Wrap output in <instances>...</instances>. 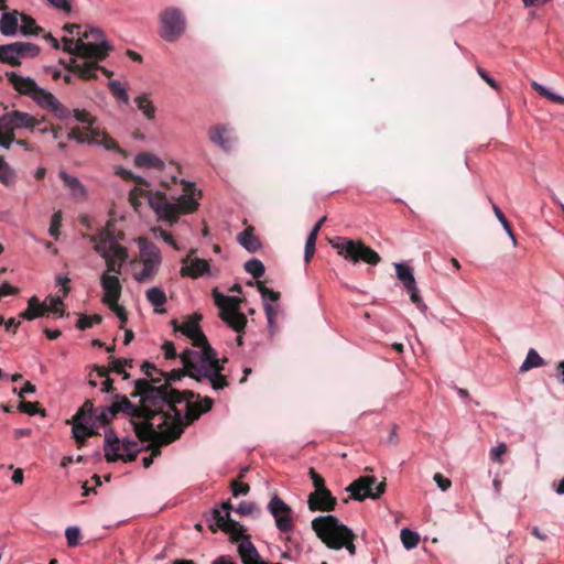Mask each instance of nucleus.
Wrapping results in <instances>:
<instances>
[{"instance_id":"1","label":"nucleus","mask_w":564,"mask_h":564,"mask_svg":"<svg viewBox=\"0 0 564 564\" xmlns=\"http://www.w3.org/2000/svg\"><path fill=\"white\" fill-rule=\"evenodd\" d=\"M132 398H140L139 404L132 403L127 395L115 394L113 402L108 406L111 416L123 413L131 417L130 423L139 441L161 438L164 444H171L182 436V429L175 426L166 431H158L153 419L160 413V404L164 402L162 391L144 379L134 381Z\"/></svg>"},{"instance_id":"2","label":"nucleus","mask_w":564,"mask_h":564,"mask_svg":"<svg viewBox=\"0 0 564 564\" xmlns=\"http://www.w3.org/2000/svg\"><path fill=\"white\" fill-rule=\"evenodd\" d=\"M184 192L176 203H171L162 192L152 193L134 187L129 194V202L138 210L141 205L140 197H148L149 204L158 217L172 226L178 221L181 215L194 213L198 208V198L202 193H196L191 183H184Z\"/></svg>"},{"instance_id":"3","label":"nucleus","mask_w":564,"mask_h":564,"mask_svg":"<svg viewBox=\"0 0 564 564\" xmlns=\"http://www.w3.org/2000/svg\"><path fill=\"white\" fill-rule=\"evenodd\" d=\"M312 529L318 539L329 549L345 547L351 556L356 554V534L335 516H321L312 521Z\"/></svg>"},{"instance_id":"4","label":"nucleus","mask_w":564,"mask_h":564,"mask_svg":"<svg viewBox=\"0 0 564 564\" xmlns=\"http://www.w3.org/2000/svg\"><path fill=\"white\" fill-rule=\"evenodd\" d=\"M164 397V402L160 404V413L162 417V422L158 424V431H166L167 429H174L175 426H180L182 429V434L184 433L183 423V414L181 410L177 409V404L185 402L186 411H188V401L194 405L193 410H199L202 406V399H199V394L195 393L192 390H172L165 391V387H158Z\"/></svg>"},{"instance_id":"5","label":"nucleus","mask_w":564,"mask_h":564,"mask_svg":"<svg viewBox=\"0 0 564 564\" xmlns=\"http://www.w3.org/2000/svg\"><path fill=\"white\" fill-rule=\"evenodd\" d=\"M333 248L337 250L339 256L352 263L362 261L370 265H377L381 261L379 253L365 245L361 240L339 237L337 241L333 243Z\"/></svg>"},{"instance_id":"6","label":"nucleus","mask_w":564,"mask_h":564,"mask_svg":"<svg viewBox=\"0 0 564 564\" xmlns=\"http://www.w3.org/2000/svg\"><path fill=\"white\" fill-rule=\"evenodd\" d=\"M213 297L216 306L220 310L219 317L235 332H243L247 317L240 312L241 300L236 296L224 295L216 288L213 290Z\"/></svg>"},{"instance_id":"7","label":"nucleus","mask_w":564,"mask_h":564,"mask_svg":"<svg viewBox=\"0 0 564 564\" xmlns=\"http://www.w3.org/2000/svg\"><path fill=\"white\" fill-rule=\"evenodd\" d=\"M232 505L230 500L224 501L220 509H213L209 518L207 519L209 529L215 533L218 530L224 531L230 535L232 542H238L246 529L237 521L230 518V510Z\"/></svg>"},{"instance_id":"8","label":"nucleus","mask_w":564,"mask_h":564,"mask_svg":"<svg viewBox=\"0 0 564 564\" xmlns=\"http://www.w3.org/2000/svg\"><path fill=\"white\" fill-rule=\"evenodd\" d=\"M62 42L64 52L85 59L104 61L112 50L108 43H85L80 37L76 41L69 37H63Z\"/></svg>"},{"instance_id":"9","label":"nucleus","mask_w":564,"mask_h":564,"mask_svg":"<svg viewBox=\"0 0 564 564\" xmlns=\"http://www.w3.org/2000/svg\"><path fill=\"white\" fill-rule=\"evenodd\" d=\"M161 36L166 42L176 41L185 32V17L174 7L166 8L160 13Z\"/></svg>"},{"instance_id":"10","label":"nucleus","mask_w":564,"mask_h":564,"mask_svg":"<svg viewBox=\"0 0 564 564\" xmlns=\"http://www.w3.org/2000/svg\"><path fill=\"white\" fill-rule=\"evenodd\" d=\"M384 480L377 484L375 476H361L354 480L348 487L351 498L364 501L366 498L378 499L386 491Z\"/></svg>"},{"instance_id":"11","label":"nucleus","mask_w":564,"mask_h":564,"mask_svg":"<svg viewBox=\"0 0 564 564\" xmlns=\"http://www.w3.org/2000/svg\"><path fill=\"white\" fill-rule=\"evenodd\" d=\"M143 268L135 272L133 278L139 283L150 282L154 279L161 264V254L153 245H144L140 251Z\"/></svg>"},{"instance_id":"12","label":"nucleus","mask_w":564,"mask_h":564,"mask_svg":"<svg viewBox=\"0 0 564 564\" xmlns=\"http://www.w3.org/2000/svg\"><path fill=\"white\" fill-rule=\"evenodd\" d=\"M39 124L40 120L20 110H12L0 117V128L12 133L19 129L34 131Z\"/></svg>"},{"instance_id":"13","label":"nucleus","mask_w":564,"mask_h":564,"mask_svg":"<svg viewBox=\"0 0 564 564\" xmlns=\"http://www.w3.org/2000/svg\"><path fill=\"white\" fill-rule=\"evenodd\" d=\"M268 510L275 520L276 528L283 532L289 533L293 531L294 524L292 519V509L279 496L271 498Z\"/></svg>"},{"instance_id":"14","label":"nucleus","mask_w":564,"mask_h":564,"mask_svg":"<svg viewBox=\"0 0 564 564\" xmlns=\"http://www.w3.org/2000/svg\"><path fill=\"white\" fill-rule=\"evenodd\" d=\"M209 140L218 145L226 153L231 152L237 139L231 134V130L226 124H215L208 129Z\"/></svg>"},{"instance_id":"15","label":"nucleus","mask_w":564,"mask_h":564,"mask_svg":"<svg viewBox=\"0 0 564 564\" xmlns=\"http://www.w3.org/2000/svg\"><path fill=\"white\" fill-rule=\"evenodd\" d=\"M307 505L311 511L329 512L335 510L337 499L327 489L319 492H311L308 495Z\"/></svg>"},{"instance_id":"16","label":"nucleus","mask_w":564,"mask_h":564,"mask_svg":"<svg viewBox=\"0 0 564 564\" xmlns=\"http://www.w3.org/2000/svg\"><path fill=\"white\" fill-rule=\"evenodd\" d=\"M194 253L195 250L192 249L187 257L183 259V265L180 271L182 276L197 279L209 271L208 261L199 258H192V254Z\"/></svg>"},{"instance_id":"17","label":"nucleus","mask_w":564,"mask_h":564,"mask_svg":"<svg viewBox=\"0 0 564 564\" xmlns=\"http://www.w3.org/2000/svg\"><path fill=\"white\" fill-rule=\"evenodd\" d=\"M100 284L105 291L102 297L105 304H115L119 301L122 286L117 275L104 273L100 278Z\"/></svg>"},{"instance_id":"18","label":"nucleus","mask_w":564,"mask_h":564,"mask_svg":"<svg viewBox=\"0 0 564 564\" xmlns=\"http://www.w3.org/2000/svg\"><path fill=\"white\" fill-rule=\"evenodd\" d=\"M98 62L96 59H86L84 64H78L76 58H70L68 64L63 61L61 63L70 73H77L79 78L84 80L97 78Z\"/></svg>"},{"instance_id":"19","label":"nucleus","mask_w":564,"mask_h":564,"mask_svg":"<svg viewBox=\"0 0 564 564\" xmlns=\"http://www.w3.org/2000/svg\"><path fill=\"white\" fill-rule=\"evenodd\" d=\"M111 226L112 224L109 221L106 228L101 229L98 234L88 236L89 240L94 243L95 251L100 256H106V251H109L107 245L112 246V243H117Z\"/></svg>"},{"instance_id":"20","label":"nucleus","mask_w":564,"mask_h":564,"mask_svg":"<svg viewBox=\"0 0 564 564\" xmlns=\"http://www.w3.org/2000/svg\"><path fill=\"white\" fill-rule=\"evenodd\" d=\"M6 76L9 83L14 87L17 91H19L21 95L33 98L34 94L39 88L34 79H32L31 77L20 76L14 72H8Z\"/></svg>"},{"instance_id":"21","label":"nucleus","mask_w":564,"mask_h":564,"mask_svg":"<svg viewBox=\"0 0 564 564\" xmlns=\"http://www.w3.org/2000/svg\"><path fill=\"white\" fill-rule=\"evenodd\" d=\"M121 442L112 429L106 431L104 449L108 463L117 462L121 457L119 454Z\"/></svg>"},{"instance_id":"22","label":"nucleus","mask_w":564,"mask_h":564,"mask_svg":"<svg viewBox=\"0 0 564 564\" xmlns=\"http://www.w3.org/2000/svg\"><path fill=\"white\" fill-rule=\"evenodd\" d=\"M241 541L238 545V552L242 564H254L260 554L253 543L250 541V535L243 533V536L239 539Z\"/></svg>"},{"instance_id":"23","label":"nucleus","mask_w":564,"mask_h":564,"mask_svg":"<svg viewBox=\"0 0 564 564\" xmlns=\"http://www.w3.org/2000/svg\"><path fill=\"white\" fill-rule=\"evenodd\" d=\"M48 305L41 303L36 296H32L28 301V307L19 314V318L33 321L37 317L45 316L48 313Z\"/></svg>"},{"instance_id":"24","label":"nucleus","mask_w":564,"mask_h":564,"mask_svg":"<svg viewBox=\"0 0 564 564\" xmlns=\"http://www.w3.org/2000/svg\"><path fill=\"white\" fill-rule=\"evenodd\" d=\"M90 133V141L96 144H101L106 150L120 151L118 142L112 139L105 130L97 127H86Z\"/></svg>"},{"instance_id":"25","label":"nucleus","mask_w":564,"mask_h":564,"mask_svg":"<svg viewBox=\"0 0 564 564\" xmlns=\"http://www.w3.org/2000/svg\"><path fill=\"white\" fill-rule=\"evenodd\" d=\"M239 243L247 249L249 252H257L261 249L260 239L254 235V228L252 226H248L245 230H242L238 235Z\"/></svg>"},{"instance_id":"26","label":"nucleus","mask_w":564,"mask_h":564,"mask_svg":"<svg viewBox=\"0 0 564 564\" xmlns=\"http://www.w3.org/2000/svg\"><path fill=\"white\" fill-rule=\"evenodd\" d=\"M18 17H20V12L18 10L2 14L0 19V32L3 35L12 36L17 33L19 28Z\"/></svg>"},{"instance_id":"27","label":"nucleus","mask_w":564,"mask_h":564,"mask_svg":"<svg viewBox=\"0 0 564 564\" xmlns=\"http://www.w3.org/2000/svg\"><path fill=\"white\" fill-rule=\"evenodd\" d=\"M200 319H202V315L195 313L192 316H189L188 319L185 321L183 323V325H181V326L177 324L176 319H173L171 323L174 326L175 330H180L184 335L189 337V336H192L193 334L197 333L200 329V327H199Z\"/></svg>"},{"instance_id":"28","label":"nucleus","mask_w":564,"mask_h":564,"mask_svg":"<svg viewBox=\"0 0 564 564\" xmlns=\"http://www.w3.org/2000/svg\"><path fill=\"white\" fill-rule=\"evenodd\" d=\"M147 300L153 305L155 313H165L163 305L166 303L167 299L162 289L156 286L149 289L147 291Z\"/></svg>"},{"instance_id":"29","label":"nucleus","mask_w":564,"mask_h":564,"mask_svg":"<svg viewBox=\"0 0 564 564\" xmlns=\"http://www.w3.org/2000/svg\"><path fill=\"white\" fill-rule=\"evenodd\" d=\"M213 404H214V401L212 398L204 397L202 399L203 408H200L199 410H193L194 405L188 401V411H185V415H184V417L186 420V424L193 423L194 421L198 420L203 413L210 411V409L213 408Z\"/></svg>"},{"instance_id":"30","label":"nucleus","mask_w":564,"mask_h":564,"mask_svg":"<svg viewBox=\"0 0 564 564\" xmlns=\"http://www.w3.org/2000/svg\"><path fill=\"white\" fill-rule=\"evenodd\" d=\"M14 47L15 55H18L19 59L21 58H33L40 54V46L29 42H14L11 43Z\"/></svg>"},{"instance_id":"31","label":"nucleus","mask_w":564,"mask_h":564,"mask_svg":"<svg viewBox=\"0 0 564 564\" xmlns=\"http://www.w3.org/2000/svg\"><path fill=\"white\" fill-rule=\"evenodd\" d=\"M59 177L63 181L64 185L68 187L74 197H84L86 194L85 187L79 182V180L75 176L67 174L66 172H59Z\"/></svg>"},{"instance_id":"32","label":"nucleus","mask_w":564,"mask_h":564,"mask_svg":"<svg viewBox=\"0 0 564 564\" xmlns=\"http://www.w3.org/2000/svg\"><path fill=\"white\" fill-rule=\"evenodd\" d=\"M134 102L138 109L143 113L148 120H154L155 118V106L150 99L149 94H142L134 98Z\"/></svg>"},{"instance_id":"33","label":"nucleus","mask_w":564,"mask_h":564,"mask_svg":"<svg viewBox=\"0 0 564 564\" xmlns=\"http://www.w3.org/2000/svg\"><path fill=\"white\" fill-rule=\"evenodd\" d=\"M138 446H139V444L137 441L127 440V438L122 440V442L120 444V449L122 448V451L126 454H120L121 457H119V460H122L126 463L134 462L141 451Z\"/></svg>"},{"instance_id":"34","label":"nucleus","mask_w":564,"mask_h":564,"mask_svg":"<svg viewBox=\"0 0 564 564\" xmlns=\"http://www.w3.org/2000/svg\"><path fill=\"white\" fill-rule=\"evenodd\" d=\"M134 162L140 167H155L159 170L164 167L163 161L149 152L139 153Z\"/></svg>"},{"instance_id":"35","label":"nucleus","mask_w":564,"mask_h":564,"mask_svg":"<svg viewBox=\"0 0 564 564\" xmlns=\"http://www.w3.org/2000/svg\"><path fill=\"white\" fill-rule=\"evenodd\" d=\"M22 25L20 31L23 35H39L43 32V29L36 24V21L29 14L20 13Z\"/></svg>"},{"instance_id":"36","label":"nucleus","mask_w":564,"mask_h":564,"mask_svg":"<svg viewBox=\"0 0 564 564\" xmlns=\"http://www.w3.org/2000/svg\"><path fill=\"white\" fill-rule=\"evenodd\" d=\"M41 108L50 110L58 100L52 93L39 87L32 98Z\"/></svg>"},{"instance_id":"37","label":"nucleus","mask_w":564,"mask_h":564,"mask_svg":"<svg viewBox=\"0 0 564 564\" xmlns=\"http://www.w3.org/2000/svg\"><path fill=\"white\" fill-rule=\"evenodd\" d=\"M398 279L403 283L405 289H413L416 285L412 270L402 263L395 264Z\"/></svg>"},{"instance_id":"38","label":"nucleus","mask_w":564,"mask_h":564,"mask_svg":"<svg viewBox=\"0 0 564 564\" xmlns=\"http://www.w3.org/2000/svg\"><path fill=\"white\" fill-rule=\"evenodd\" d=\"M15 171L0 156V183L4 186H12L15 184Z\"/></svg>"},{"instance_id":"39","label":"nucleus","mask_w":564,"mask_h":564,"mask_svg":"<svg viewBox=\"0 0 564 564\" xmlns=\"http://www.w3.org/2000/svg\"><path fill=\"white\" fill-rule=\"evenodd\" d=\"M0 62L9 64L10 66L17 67L21 65V61L15 55L14 47L12 44L0 45Z\"/></svg>"},{"instance_id":"40","label":"nucleus","mask_w":564,"mask_h":564,"mask_svg":"<svg viewBox=\"0 0 564 564\" xmlns=\"http://www.w3.org/2000/svg\"><path fill=\"white\" fill-rule=\"evenodd\" d=\"M160 375L162 377H164V383L161 384L160 387H165L166 390L165 391H172V390H175L174 388L171 387V383L172 382H176L178 380H181L183 377L187 376V370L184 368V369H173L172 371L170 372H164V371H160Z\"/></svg>"},{"instance_id":"41","label":"nucleus","mask_w":564,"mask_h":564,"mask_svg":"<svg viewBox=\"0 0 564 564\" xmlns=\"http://www.w3.org/2000/svg\"><path fill=\"white\" fill-rule=\"evenodd\" d=\"M543 365L544 360L541 358V356L534 349H530L525 360L520 367V372H525L532 368L541 367Z\"/></svg>"},{"instance_id":"42","label":"nucleus","mask_w":564,"mask_h":564,"mask_svg":"<svg viewBox=\"0 0 564 564\" xmlns=\"http://www.w3.org/2000/svg\"><path fill=\"white\" fill-rule=\"evenodd\" d=\"M94 370L97 372V377L105 378L101 384V392L112 393L115 391L113 380L109 378V369L104 366H94Z\"/></svg>"},{"instance_id":"43","label":"nucleus","mask_w":564,"mask_h":564,"mask_svg":"<svg viewBox=\"0 0 564 564\" xmlns=\"http://www.w3.org/2000/svg\"><path fill=\"white\" fill-rule=\"evenodd\" d=\"M67 139L74 140L79 144L93 143V141H90V133L87 131L86 127L84 129H80L79 127H73L67 133Z\"/></svg>"},{"instance_id":"44","label":"nucleus","mask_w":564,"mask_h":564,"mask_svg":"<svg viewBox=\"0 0 564 564\" xmlns=\"http://www.w3.org/2000/svg\"><path fill=\"white\" fill-rule=\"evenodd\" d=\"M400 538H401L402 544L408 550L414 549L415 546H417V544L420 542V535L410 529H402L401 533H400Z\"/></svg>"},{"instance_id":"45","label":"nucleus","mask_w":564,"mask_h":564,"mask_svg":"<svg viewBox=\"0 0 564 564\" xmlns=\"http://www.w3.org/2000/svg\"><path fill=\"white\" fill-rule=\"evenodd\" d=\"M531 87L541 96L547 98L549 100L553 101V102H556V104H560V105H564V97L560 96V95H556L552 91H550L547 88H545L544 86H542L541 84L536 83V82H532L531 83Z\"/></svg>"},{"instance_id":"46","label":"nucleus","mask_w":564,"mask_h":564,"mask_svg":"<svg viewBox=\"0 0 564 564\" xmlns=\"http://www.w3.org/2000/svg\"><path fill=\"white\" fill-rule=\"evenodd\" d=\"M69 424H73V437L75 438L77 446L80 448L84 446L87 438V425H85L83 422H70Z\"/></svg>"},{"instance_id":"47","label":"nucleus","mask_w":564,"mask_h":564,"mask_svg":"<svg viewBox=\"0 0 564 564\" xmlns=\"http://www.w3.org/2000/svg\"><path fill=\"white\" fill-rule=\"evenodd\" d=\"M245 270L250 273L254 279L261 278L264 272L265 268L263 263L258 259H251L245 263Z\"/></svg>"},{"instance_id":"48","label":"nucleus","mask_w":564,"mask_h":564,"mask_svg":"<svg viewBox=\"0 0 564 564\" xmlns=\"http://www.w3.org/2000/svg\"><path fill=\"white\" fill-rule=\"evenodd\" d=\"M492 209H494L496 217L502 225L503 229L507 231L508 236L511 238L513 245H516L517 239H516L514 232L512 230L511 224L508 221L505 214L501 212V209L497 205L492 204Z\"/></svg>"},{"instance_id":"49","label":"nucleus","mask_w":564,"mask_h":564,"mask_svg":"<svg viewBox=\"0 0 564 564\" xmlns=\"http://www.w3.org/2000/svg\"><path fill=\"white\" fill-rule=\"evenodd\" d=\"M94 412V403L91 400L87 399L84 404L78 409L76 414L72 417V420L67 421V423L70 422H83L85 416H90Z\"/></svg>"},{"instance_id":"50","label":"nucleus","mask_w":564,"mask_h":564,"mask_svg":"<svg viewBox=\"0 0 564 564\" xmlns=\"http://www.w3.org/2000/svg\"><path fill=\"white\" fill-rule=\"evenodd\" d=\"M108 86L112 95L116 97V99L124 104L129 102V96L127 94V90L122 87L119 80H110Z\"/></svg>"},{"instance_id":"51","label":"nucleus","mask_w":564,"mask_h":564,"mask_svg":"<svg viewBox=\"0 0 564 564\" xmlns=\"http://www.w3.org/2000/svg\"><path fill=\"white\" fill-rule=\"evenodd\" d=\"M102 322V317L99 314H94L90 316L80 315L77 322V328L85 330L87 328L93 327L96 324H100Z\"/></svg>"},{"instance_id":"52","label":"nucleus","mask_w":564,"mask_h":564,"mask_svg":"<svg viewBox=\"0 0 564 564\" xmlns=\"http://www.w3.org/2000/svg\"><path fill=\"white\" fill-rule=\"evenodd\" d=\"M18 409L29 415L41 414L42 416H45V410L40 408L39 402L21 401Z\"/></svg>"},{"instance_id":"53","label":"nucleus","mask_w":564,"mask_h":564,"mask_svg":"<svg viewBox=\"0 0 564 564\" xmlns=\"http://www.w3.org/2000/svg\"><path fill=\"white\" fill-rule=\"evenodd\" d=\"M80 39H83V41L87 40L86 43H94V44L107 43L106 41H104V34H102L101 30L94 29V28L86 30L82 34Z\"/></svg>"},{"instance_id":"54","label":"nucleus","mask_w":564,"mask_h":564,"mask_svg":"<svg viewBox=\"0 0 564 564\" xmlns=\"http://www.w3.org/2000/svg\"><path fill=\"white\" fill-rule=\"evenodd\" d=\"M101 257L106 260L107 270L105 273L117 276L121 274L122 264L115 260L113 257H111L110 251H106V256Z\"/></svg>"},{"instance_id":"55","label":"nucleus","mask_w":564,"mask_h":564,"mask_svg":"<svg viewBox=\"0 0 564 564\" xmlns=\"http://www.w3.org/2000/svg\"><path fill=\"white\" fill-rule=\"evenodd\" d=\"M205 369H208V366L198 365L197 362H193L189 365L187 370V376L202 382L204 379H208V377L203 376Z\"/></svg>"},{"instance_id":"56","label":"nucleus","mask_w":564,"mask_h":564,"mask_svg":"<svg viewBox=\"0 0 564 564\" xmlns=\"http://www.w3.org/2000/svg\"><path fill=\"white\" fill-rule=\"evenodd\" d=\"M62 219L63 215L61 210L55 212L52 216L48 232L54 239H58L59 237V227L62 226Z\"/></svg>"},{"instance_id":"57","label":"nucleus","mask_w":564,"mask_h":564,"mask_svg":"<svg viewBox=\"0 0 564 564\" xmlns=\"http://www.w3.org/2000/svg\"><path fill=\"white\" fill-rule=\"evenodd\" d=\"M110 254L113 257L115 260H117L119 263H123L128 258V252L124 247L121 245L112 243V246H109Z\"/></svg>"},{"instance_id":"58","label":"nucleus","mask_w":564,"mask_h":564,"mask_svg":"<svg viewBox=\"0 0 564 564\" xmlns=\"http://www.w3.org/2000/svg\"><path fill=\"white\" fill-rule=\"evenodd\" d=\"M258 291L260 292L261 296L267 300L269 299L272 302H276L280 300V292L273 291L264 285V282L258 281L257 282Z\"/></svg>"},{"instance_id":"59","label":"nucleus","mask_w":564,"mask_h":564,"mask_svg":"<svg viewBox=\"0 0 564 564\" xmlns=\"http://www.w3.org/2000/svg\"><path fill=\"white\" fill-rule=\"evenodd\" d=\"M110 371H113L118 375H121L124 380L130 378V373L124 370V366L121 365L119 358L110 357L109 358V367H107Z\"/></svg>"},{"instance_id":"60","label":"nucleus","mask_w":564,"mask_h":564,"mask_svg":"<svg viewBox=\"0 0 564 564\" xmlns=\"http://www.w3.org/2000/svg\"><path fill=\"white\" fill-rule=\"evenodd\" d=\"M308 475H310L313 486L315 488V490L313 492H319L322 490H327V488L325 486V479L314 468H310Z\"/></svg>"},{"instance_id":"61","label":"nucleus","mask_w":564,"mask_h":564,"mask_svg":"<svg viewBox=\"0 0 564 564\" xmlns=\"http://www.w3.org/2000/svg\"><path fill=\"white\" fill-rule=\"evenodd\" d=\"M65 536H66L68 546L74 547V546L78 545L79 539L82 535H80V531L78 528L69 527L65 531Z\"/></svg>"},{"instance_id":"62","label":"nucleus","mask_w":564,"mask_h":564,"mask_svg":"<svg viewBox=\"0 0 564 564\" xmlns=\"http://www.w3.org/2000/svg\"><path fill=\"white\" fill-rule=\"evenodd\" d=\"M74 117L83 123H87V127H94L97 119L93 117L87 110L75 109Z\"/></svg>"},{"instance_id":"63","label":"nucleus","mask_w":564,"mask_h":564,"mask_svg":"<svg viewBox=\"0 0 564 564\" xmlns=\"http://www.w3.org/2000/svg\"><path fill=\"white\" fill-rule=\"evenodd\" d=\"M230 487L234 497L247 495L250 491V486L239 479L232 480Z\"/></svg>"},{"instance_id":"64","label":"nucleus","mask_w":564,"mask_h":564,"mask_svg":"<svg viewBox=\"0 0 564 564\" xmlns=\"http://www.w3.org/2000/svg\"><path fill=\"white\" fill-rule=\"evenodd\" d=\"M208 380L215 390H223L224 388L228 387L229 382L226 378V376L221 375H215L209 376Z\"/></svg>"}]
</instances>
